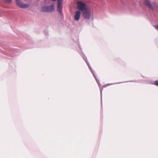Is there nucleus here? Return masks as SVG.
I'll return each instance as SVG.
<instances>
[{
  "label": "nucleus",
  "instance_id": "1",
  "mask_svg": "<svg viewBox=\"0 0 158 158\" xmlns=\"http://www.w3.org/2000/svg\"><path fill=\"white\" fill-rule=\"evenodd\" d=\"M82 14L84 18L86 20H93L94 19L93 11L89 8L82 12Z\"/></svg>",
  "mask_w": 158,
  "mask_h": 158
},
{
  "label": "nucleus",
  "instance_id": "2",
  "mask_svg": "<svg viewBox=\"0 0 158 158\" xmlns=\"http://www.w3.org/2000/svg\"><path fill=\"white\" fill-rule=\"evenodd\" d=\"M77 8L81 12L89 8L86 3L81 1H79L77 2Z\"/></svg>",
  "mask_w": 158,
  "mask_h": 158
},
{
  "label": "nucleus",
  "instance_id": "3",
  "mask_svg": "<svg viewBox=\"0 0 158 158\" xmlns=\"http://www.w3.org/2000/svg\"><path fill=\"white\" fill-rule=\"evenodd\" d=\"M145 4L148 6L150 9L153 10H155L157 8V6L156 3H153L152 4L148 0H146L145 1Z\"/></svg>",
  "mask_w": 158,
  "mask_h": 158
},
{
  "label": "nucleus",
  "instance_id": "4",
  "mask_svg": "<svg viewBox=\"0 0 158 158\" xmlns=\"http://www.w3.org/2000/svg\"><path fill=\"white\" fill-rule=\"evenodd\" d=\"M16 2L17 5L20 8H26L28 7L27 4L22 2L20 0H16Z\"/></svg>",
  "mask_w": 158,
  "mask_h": 158
},
{
  "label": "nucleus",
  "instance_id": "5",
  "mask_svg": "<svg viewBox=\"0 0 158 158\" xmlns=\"http://www.w3.org/2000/svg\"><path fill=\"white\" fill-rule=\"evenodd\" d=\"M54 10V7L53 5L50 6H46L44 7L43 10L45 12H51Z\"/></svg>",
  "mask_w": 158,
  "mask_h": 158
},
{
  "label": "nucleus",
  "instance_id": "6",
  "mask_svg": "<svg viewBox=\"0 0 158 158\" xmlns=\"http://www.w3.org/2000/svg\"><path fill=\"white\" fill-rule=\"evenodd\" d=\"M81 12L79 10H77L75 12L74 19L76 21H78L80 19Z\"/></svg>",
  "mask_w": 158,
  "mask_h": 158
},
{
  "label": "nucleus",
  "instance_id": "7",
  "mask_svg": "<svg viewBox=\"0 0 158 158\" xmlns=\"http://www.w3.org/2000/svg\"><path fill=\"white\" fill-rule=\"evenodd\" d=\"M57 10L59 13H61L62 11V4L63 0H58Z\"/></svg>",
  "mask_w": 158,
  "mask_h": 158
},
{
  "label": "nucleus",
  "instance_id": "8",
  "mask_svg": "<svg viewBox=\"0 0 158 158\" xmlns=\"http://www.w3.org/2000/svg\"><path fill=\"white\" fill-rule=\"evenodd\" d=\"M87 65H88V67H89V69L91 71L92 73H93V72L92 71V69H91L90 67V65H89V64L88 63H87ZM93 74V75H94V77L96 78V77L95 76V75L94 74Z\"/></svg>",
  "mask_w": 158,
  "mask_h": 158
},
{
  "label": "nucleus",
  "instance_id": "9",
  "mask_svg": "<svg viewBox=\"0 0 158 158\" xmlns=\"http://www.w3.org/2000/svg\"><path fill=\"white\" fill-rule=\"evenodd\" d=\"M154 27L156 30H158V24L157 25H154Z\"/></svg>",
  "mask_w": 158,
  "mask_h": 158
},
{
  "label": "nucleus",
  "instance_id": "10",
  "mask_svg": "<svg viewBox=\"0 0 158 158\" xmlns=\"http://www.w3.org/2000/svg\"><path fill=\"white\" fill-rule=\"evenodd\" d=\"M154 84L158 86V80L155 81Z\"/></svg>",
  "mask_w": 158,
  "mask_h": 158
},
{
  "label": "nucleus",
  "instance_id": "11",
  "mask_svg": "<svg viewBox=\"0 0 158 158\" xmlns=\"http://www.w3.org/2000/svg\"><path fill=\"white\" fill-rule=\"evenodd\" d=\"M12 0H5V1L6 2L10 3L11 2Z\"/></svg>",
  "mask_w": 158,
  "mask_h": 158
},
{
  "label": "nucleus",
  "instance_id": "12",
  "mask_svg": "<svg viewBox=\"0 0 158 158\" xmlns=\"http://www.w3.org/2000/svg\"><path fill=\"white\" fill-rule=\"evenodd\" d=\"M112 84H108L107 86H108V85H112ZM107 86V85H105V87H106V86Z\"/></svg>",
  "mask_w": 158,
  "mask_h": 158
},
{
  "label": "nucleus",
  "instance_id": "13",
  "mask_svg": "<svg viewBox=\"0 0 158 158\" xmlns=\"http://www.w3.org/2000/svg\"><path fill=\"white\" fill-rule=\"evenodd\" d=\"M53 1H55L56 0H52Z\"/></svg>",
  "mask_w": 158,
  "mask_h": 158
},
{
  "label": "nucleus",
  "instance_id": "14",
  "mask_svg": "<svg viewBox=\"0 0 158 158\" xmlns=\"http://www.w3.org/2000/svg\"><path fill=\"white\" fill-rule=\"evenodd\" d=\"M102 90H101V94H102Z\"/></svg>",
  "mask_w": 158,
  "mask_h": 158
},
{
  "label": "nucleus",
  "instance_id": "15",
  "mask_svg": "<svg viewBox=\"0 0 158 158\" xmlns=\"http://www.w3.org/2000/svg\"><path fill=\"white\" fill-rule=\"evenodd\" d=\"M96 80L97 81V82H98V81H97V80L96 79Z\"/></svg>",
  "mask_w": 158,
  "mask_h": 158
}]
</instances>
